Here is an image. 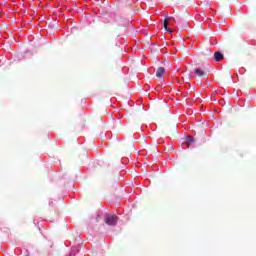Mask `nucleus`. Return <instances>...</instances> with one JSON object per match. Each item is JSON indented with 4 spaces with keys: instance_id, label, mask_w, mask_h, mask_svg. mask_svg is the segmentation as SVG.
Segmentation results:
<instances>
[{
    "instance_id": "f257e3e1",
    "label": "nucleus",
    "mask_w": 256,
    "mask_h": 256,
    "mask_svg": "<svg viewBox=\"0 0 256 256\" xmlns=\"http://www.w3.org/2000/svg\"><path fill=\"white\" fill-rule=\"evenodd\" d=\"M117 221H119V218L115 214H107L104 218V222L106 225H117Z\"/></svg>"
},
{
    "instance_id": "f03ea898",
    "label": "nucleus",
    "mask_w": 256,
    "mask_h": 256,
    "mask_svg": "<svg viewBox=\"0 0 256 256\" xmlns=\"http://www.w3.org/2000/svg\"><path fill=\"white\" fill-rule=\"evenodd\" d=\"M169 21H174L175 22V18L174 17H168L164 19V29L165 31H167L168 33H173V30L169 29Z\"/></svg>"
},
{
    "instance_id": "7ed1b4c3",
    "label": "nucleus",
    "mask_w": 256,
    "mask_h": 256,
    "mask_svg": "<svg viewBox=\"0 0 256 256\" xmlns=\"http://www.w3.org/2000/svg\"><path fill=\"white\" fill-rule=\"evenodd\" d=\"M165 73H166L165 67H159V68L156 70V77H157L158 79H163Z\"/></svg>"
},
{
    "instance_id": "20e7f679",
    "label": "nucleus",
    "mask_w": 256,
    "mask_h": 256,
    "mask_svg": "<svg viewBox=\"0 0 256 256\" xmlns=\"http://www.w3.org/2000/svg\"><path fill=\"white\" fill-rule=\"evenodd\" d=\"M223 59H225V56L223 55V53H221L219 51L214 53V61H216V63L223 61Z\"/></svg>"
},
{
    "instance_id": "39448f33",
    "label": "nucleus",
    "mask_w": 256,
    "mask_h": 256,
    "mask_svg": "<svg viewBox=\"0 0 256 256\" xmlns=\"http://www.w3.org/2000/svg\"><path fill=\"white\" fill-rule=\"evenodd\" d=\"M195 74L198 75V77H205L206 75L205 70H203L202 68H196Z\"/></svg>"
},
{
    "instance_id": "423d86ee",
    "label": "nucleus",
    "mask_w": 256,
    "mask_h": 256,
    "mask_svg": "<svg viewBox=\"0 0 256 256\" xmlns=\"http://www.w3.org/2000/svg\"><path fill=\"white\" fill-rule=\"evenodd\" d=\"M188 146L189 145H193V143H195V138H193L192 136H188L186 138V142H185Z\"/></svg>"
},
{
    "instance_id": "0eeeda50",
    "label": "nucleus",
    "mask_w": 256,
    "mask_h": 256,
    "mask_svg": "<svg viewBox=\"0 0 256 256\" xmlns=\"http://www.w3.org/2000/svg\"><path fill=\"white\" fill-rule=\"evenodd\" d=\"M115 125H116V127H118V125H121V122L116 121V122H115Z\"/></svg>"
},
{
    "instance_id": "6e6552de",
    "label": "nucleus",
    "mask_w": 256,
    "mask_h": 256,
    "mask_svg": "<svg viewBox=\"0 0 256 256\" xmlns=\"http://www.w3.org/2000/svg\"><path fill=\"white\" fill-rule=\"evenodd\" d=\"M101 219V216H97L96 221H99Z\"/></svg>"
}]
</instances>
